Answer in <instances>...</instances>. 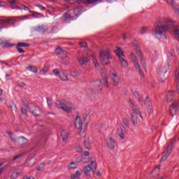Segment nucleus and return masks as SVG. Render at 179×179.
I'll use <instances>...</instances> for the list:
<instances>
[{"mask_svg": "<svg viewBox=\"0 0 179 179\" xmlns=\"http://www.w3.org/2000/svg\"><path fill=\"white\" fill-rule=\"evenodd\" d=\"M36 6L38 8L41 9V10H45V7H44L43 5L41 4H36Z\"/></svg>", "mask_w": 179, "mask_h": 179, "instance_id": "nucleus-57", "label": "nucleus"}, {"mask_svg": "<svg viewBox=\"0 0 179 179\" xmlns=\"http://www.w3.org/2000/svg\"><path fill=\"white\" fill-rule=\"evenodd\" d=\"M29 111L35 117H40V113H41L40 108H38V106H32V107L29 108Z\"/></svg>", "mask_w": 179, "mask_h": 179, "instance_id": "nucleus-11", "label": "nucleus"}, {"mask_svg": "<svg viewBox=\"0 0 179 179\" xmlns=\"http://www.w3.org/2000/svg\"><path fill=\"white\" fill-rule=\"evenodd\" d=\"M130 57L131 58V61L133 64L135 65L136 64H138V60L136 59V55H134V52H131Z\"/></svg>", "mask_w": 179, "mask_h": 179, "instance_id": "nucleus-34", "label": "nucleus"}, {"mask_svg": "<svg viewBox=\"0 0 179 179\" xmlns=\"http://www.w3.org/2000/svg\"><path fill=\"white\" fill-rule=\"evenodd\" d=\"M27 69H29V71H31V72H33L34 73H37V72H38V69H37V67L36 66H29L27 67Z\"/></svg>", "mask_w": 179, "mask_h": 179, "instance_id": "nucleus-36", "label": "nucleus"}, {"mask_svg": "<svg viewBox=\"0 0 179 179\" xmlns=\"http://www.w3.org/2000/svg\"><path fill=\"white\" fill-rule=\"evenodd\" d=\"M56 54L57 55H62L64 58L68 57V52L59 46L56 48Z\"/></svg>", "mask_w": 179, "mask_h": 179, "instance_id": "nucleus-13", "label": "nucleus"}, {"mask_svg": "<svg viewBox=\"0 0 179 179\" xmlns=\"http://www.w3.org/2000/svg\"><path fill=\"white\" fill-rule=\"evenodd\" d=\"M174 1L175 0H167V2H170V3H171L173 8H175V9H177V10H178V5L176 4Z\"/></svg>", "mask_w": 179, "mask_h": 179, "instance_id": "nucleus-46", "label": "nucleus"}, {"mask_svg": "<svg viewBox=\"0 0 179 179\" xmlns=\"http://www.w3.org/2000/svg\"><path fill=\"white\" fill-rule=\"evenodd\" d=\"M27 163L28 164V167H33V166H34L36 163V161L34 159H29L27 162Z\"/></svg>", "mask_w": 179, "mask_h": 179, "instance_id": "nucleus-38", "label": "nucleus"}, {"mask_svg": "<svg viewBox=\"0 0 179 179\" xmlns=\"http://www.w3.org/2000/svg\"><path fill=\"white\" fill-rule=\"evenodd\" d=\"M10 108L11 111H14L15 113H16V110H17L16 105L10 106Z\"/></svg>", "mask_w": 179, "mask_h": 179, "instance_id": "nucleus-60", "label": "nucleus"}, {"mask_svg": "<svg viewBox=\"0 0 179 179\" xmlns=\"http://www.w3.org/2000/svg\"><path fill=\"white\" fill-rule=\"evenodd\" d=\"M55 106L57 108H61L64 111H66V113H71L72 108H73L71 102H68L64 99L56 101Z\"/></svg>", "mask_w": 179, "mask_h": 179, "instance_id": "nucleus-2", "label": "nucleus"}, {"mask_svg": "<svg viewBox=\"0 0 179 179\" xmlns=\"http://www.w3.org/2000/svg\"><path fill=\"white\" fill-rule=\"evenodd\" d=\"M43 75H45L47 72H48V66L45 65L43 69Z\"/></svg>", "mask_w": 179, "mask_h": 179, "instance_id": "nucleus-55", "label": "nucleus"}, {"mask_svg": "<svg viewBox=\"0 0 179 179\" xmlns=\"http://www.w3.org/2000/svg\"><path fill=\"white\" fill-rule=\"evenodd\" d=\"M178 111V105L176 103H173L169 108V114L172 117L177 115V112Z\"/></svg>", "mask_w": 179, "mask_h": 179, "instance_id": "nucleus-10", "label": "nucleus"}, {"mask_svg": "<svg viewBox=\"0 0 179 179\" xmlns=\"http://www.w3.org/2000/svg\"><path fill=\"white\" fill-rule=\"evenodd\" d=\"M22 10H29L30 12V8L26 6H22Z\"/></svg>", "mask_w": 179, "mask_h": 179, "instance_id": "nucleus-62", "label": "nucleus"}, {"mask_svg": "<svg viewBox=\"0 0 179 179\" xmlns=\"http://www.w3.org/2000/svg\"><path fill=\"white\" fill-rule=\"evenodd\" d=\"M0 45H3V47L12 48L15 45L10 43L9 41H4L3 42H0Z\"/></svg>", "mask_w": 179, "mask_h": 179, "instance_id": "nucleus-25", "label": "nucleus"}, {"mask_svg": "<svg viewBox=\"0 0 179 179\" xmlns=\"http://www.w3.org/2000/svg\"><path fill=\"white\" fill-rule=\"evenodd\" d=\"M90 154L89 151L84 152V156H85V157H90Z\"/></svg>", "mask_w": 179, "mask_h": 179, "instance_id": "nucleus-63", "label": "nucleus"}, {"mask_svg": "<svg viewBox=\"0 0 179 179\" xmlns=\"http://www.w3.org/2000/svg\"><path fill=\"white\" fill-rule=\"evenodd\" d=\"M91 166L93 167V170H96V169H97V164L96 163V161H92Z\"/></svg>", "mask_w": 179, "mask_h": 179, "instance_id": "nucleus-52", "label": "nucleus"}, {"mask_svg": "<svg viewBox=\"0 0 179 179\" xmlns=\"http://www.w3.org/2000/svg\"><path fill=\"white\" fill-rule=\"evenodd\" d=\"M29 17H30V15L20 16L18 19H20V20H27Z\"/></svg>", "mask_w": 179, "mask_h": 179, "instance_id": "nucleus-48", "label": "nucleus"}, {"mask_svg": "<svg viewBox=\"0 0 179 179\" xmlns=\"http://www.w3.org/2000/svg\"><path fill=\"white\" fill-rule=\"evenodd\" d=\"M136 52H137V55H138V56L139 57V58L141 59V65H143L144 69H146V62L145 61V59H143L142 52L141 51V50L137 49Z\"/></svg>", "mask_w": 179, "mask_h": 179, "instance_id": "nucleus-16", "label": "nucleus"}, {"mask_svg": "<svg viewBox=\"0 0 179 179\" xmlns=\"http://www.w3.org/2000/svg\"><path fill=\"white\" fill-rule=\"evenodd\" d=\"M8 2L10 3V8L11 9H22V8L17 6V1L16 0H8Z\"/></svg>", "mask_w": 179, "mask_h": 179, "instance_id": "nucleus-21", "label": "nucleus"}, {"mask_svg": "<svg viewBox=\"0 0 179 179\" xmlns=\"http://www.w3.org/2000/svg\"><path fill=\"white\" fill-rule=\"evenodd\" d=\"M92 62L95 65V68H98L99 62H97V59H96V57H92Z\"/></svg>", "mask_w": 179, "mask_h": 179, "instance_id": "nucleus-53", "label": "nucleus"}, {"mask_svg": "<svg viewBox=\"0 0 179 179\" xmlns=\"http://www.w3.org/2000/svg\"><path fill=\"white\" fill-rule=\"evenodd\" d=\"M62 137L64 142H66V139H68V134H66V132H65V131H62Z\"/></svg>", "mask_w": 179, "mask_h": 179, "instance_id": "nucleus-41", "label": "nucleus"}, {"mask_svg": "<svg viewBox=\"0 0 179 179\" xmlns=\"http://www.w3.org/2000/svg\"><path fill=\"white\" fill-rule=\"evenodd\" d=\"M144 103L146 107H152V101H150L149 96H146L145 99L144 100Z\"/></svg>", "mask_w": 179, "mask_h": 179, "instance_id": "nucleus-33", "label": "nucleus"}, {"mask_svg": "<svg viewBox=\"0 0 179 179\" xmlns=\"http://www.w3.org/2000/svg\"><path fill=\"white\" fill-rule=\"evenodd\" d=\"M175 94L174 91H169L166 94V101L167 103H171L174 99Z\"/></svg>", "mask_w": 179, "mask_h": 179, "instance_id": "nucleus-19", "label": "nucleus"}, {"mask_svg": "<svg viewBox=\"0 0 179 179\" xmlns=\"http://www.w3.org/2000/svg\"><path fill=\"white\" fill-rule=\"evenodd\" d=\"M82 176V172L79 171H76V175L75 174H71L70 176V179H80V177Z\"/></svg>", "mask_w": 179, "mask_h": 179, "instance_id": "nucleus-26", "label": "nucleus"}, {"mask_svg": "<svg viewBox=\"0 0 179 179\" xmlns=\"http://www.w3.org/2000/svg\"><path fill=\"white\" fill-rule=\"evenodd\" d=\"M78 62L80 65H86L89 62V59L87 57H80L78 58Z\"/></svg>", "mask_w": 179, "mask_h": 179, "instance_id": "nucleus-24", "label": "nucleus"}, {"mask_svg": "<svg viewBox=\"0 0 179 179\" xmlns=\"http://www.w3.org/2000/svg\"><path fill=\"white\" fill-rule=\"evenodd\" d=\"M81 160L83 163H89L90 157L83 158Z\"/></svg>", "mask_w": 179, "mask_h": 179, "instance_id": "nucleus-59", "label": "nucleus"}, {"mask_svg": "<svg viewBox=\"0 0 179 179\" xmlns=\"http://www.w3.org/2000/svg\"><path fill=\"white\" fill-rule=\"evenodd\" d=\"M103 0H87V3L96 4L97 2H101Z\"/></svg>", "mask_w": 179, "mask_h": 179, "instance_id": "nucleus-47", "label": "nucleus"}, {"mask_svg": "<svg viewBox=\"0 0 179 179\" xmlns=\"http://www.w3.org/2000/svg\"><path fill=\"white\" fill-rule=\"evenodd\" d=\"M106 70L101 71V76L103 78L102 80L104 84L105 87H109L108 85V75L106 73Z\"/></svg>", "mask_w": 179, "mask_h": 179, "instance_id": "nucleus-15", "label": "nucleus"}, {"mask_svg": "<svg viewBox=\"0 0 179 179\" xmlns=\"http://www.w3.org/2000/svg\"><path fill=\"white\" fill-rule=\"evenodd\" d=\"M69 170H73L76 169V164L75 162H71L70 164L68 166Z\"/></svg>", "mask_w": 179, "mask_h": 179, "instance_id": "nucleus-42", "label": "nucleus"}, {"mask_svg": "<svg viewBox=\"0 0 179 179\" xmlns=\"http://www.w3.org/2000/svg\"><path fill=\"white\" fill-rule=\"evenodd\" d=\"M174 27V22L171 20L164 19L162 23L158 24L155 27V34L165 36L167 31H170Z\"/></svg>", "mask_w": 179, "mask_h": 179, "instance_id": "nucleus-1", "label": "nucleus"}, {"mask_svg": "<svg viewBox=\"0 0 179 179\" xmlns=\"http://www.w3.org/2000/svg\"><path fill=\"white\" fill-rule=\"evenodd\" d=\"M45 166V164H41V165H39V166L38 168H36V170L38 171H43L44 170Z\"/></svg>", "mask_w": 179, "mask_h": 179, "instance_id": "nucleus-50", "label": "nucleus"}, {"mask_svg": "<svg viewBox=\"0 0 179 179\" xmlns=\"http://www.w3.org/2000/svg\"><path fill=\"white\" fill-rule=\"evenodd\" d=\"M148 30H149V27H143L140 29V33H141V34H145V33H146V31H148Z\"/></svg>", "mask_w": 179, "mask_h": 179, "instance_id": "nucleus-44", "label": "nucleus"}, {"mask_svg": "<svg viewBox=\"0 0 179 179\" xmlns=\"http://www.w3.org/2000/svg\"><path fill=\"white\" fill-rule=\"evenodd\" d=\"M29 142V140L27 138L22 136L18 138H17V141H15V145L17 146H23V145H26Z\"/></svg>", "mask_w": 179, "mask_h": 179, "instance_id": "nucleus-14", "label": "nucleus"}, {"mask_svg": "<svg viewBox=\"0 0 179 179\" xmlns=\"http://www.w3.org/2000/svg\"><path fill=\"white\" fill-rule=\"evenodd\" d=\"M61 20L62 22H63L64 23H66L68 20H73V16L71 15V10H69L68 11L64 13Z\"/></svg>", "mask_w": 179, "mask_h": 179, "instance_id": "nucleus-9", "label": "nucleus"}, {"mask_svg": "<svg viewBox=\"0 0 179 179\" xmlns=\"http://www.w3.org/2000/svg\"><path fill=\"white\" fill-rule=\"evenodd\" d=\"M170 55L168 57V61H167V68H166L164 70L163 69L164 67H160L159 69L161 72H163L164 73H167V71L171 69V66H173V61L174 59V52H170Z\"/></svg>", "mask_w": 179, "mask_h": 179, "instance_id": "nucleus-7", "label": "nucleus"}, {"mask_svg": "<svg viewBox=\"0 0 179 179\" xmlns=\"http://www.w3.org/2000/svg\"><path fill=\"white\" fill-rule=\"evenodd\" d=\"M17 47H30V44L26 43L20 42L17 44Z\"/></svg>", "mask_w": 179, "mask_h": 179, "instance_id": "nucleus-43", "label": "nucleus"}, {"mask_svg": "<svg viewBox=\"0 0 179 179\" xmlns=\"http://www.w3.org/2000/svg\"><path fill=\"white\" fill-rule=\"evenodd\" d=\"M20 111L22 114H24V115H27V110H26V109L23 108H20Z\"/></svg>", "mask_w": 179, "mask_h": 179, "instance_id": "nucleus-61", "label": "nucleus"}, {"mask_svg": "<svg viewBox=\"0 0 179 179\" xmlns=\"http://www.w3.org/2000/svg\"><path fill=\"white\" fill-rule=\"evenodd\" d=\"M112 82L113 86H118L120 85V77H118L117 73L112 74Z\"/></svg>", "mask_w": 179, "mask_h": 179, "instance_id": "nucleus-17", "label": "nucleus"}, {"mask_svg": "<svg viewBox=\"0 0 179 179\" xmlns=\"http://www.w3.org/2000/svg\"><path fill=\"white\" fill-rule=\"evenodd\" d=\"M36 31L38 33H45V26L41 25L36 28Z\"/></svg>", "mask_w": 179, "mask_h": 179, "instance_id": "nucleus-35", "label": "nucleus"}, {"mask_svg": "<svg viewBox=\"0 0 179 179\" xmlns=\"http://www.w3.org/2000/svg\"><path fill=\"white\" fill-rule=\"evenodd\" d=\"M85 8L82 6H78L73 9V13L75 16H80L83 13Z\"/></svg>", "mask_w": 179, "mask_h": 179, "instance_id": "nucleus-18", "label": "nucleus"}, {"mask_svg": "<svg viewBox=\"0 0 179 179\" xmlns=\"http://www.w3.org/2000/svg\"><path fill=\"white\" fill-rule=\"evenodd\" d=\"M48 106H49L50 108L52 107V102L51 101V99H47Z\"/></svg>", "mask_w": 179, "mask_h": 179, "instance_id": "nucleus-58", "label": "nucleus"}, {"mask_svg": "<svg viewBox=\"0 0 179 179\" xmlns=\"http://www.w3.org/2000/svg\"><path fill=\"white\" fill-rule=\"evenodd\" d=\"M120 129H121L122 132L119 133V136H120V139H124L125 134H124V132H127V128H125V126L122 125L120 127Z\"/></svg>", "mask_w": 179, "mask_h": 179, "instance_id": "nucleus-23", "label": "nucleus"}, {"mask_svg": "<svg viewBox=\"0 0 179 179\" xmlns=\"http://www.w3.org/2000/svg\"><path fill=\"white\" fill-rule=\"evenodd\" d=\"M76 150L78 153H82L83 152V149L80 146L76 147Z\"/></svg>", "mask_w": 179, "mask_h": 179, "instance_id": "nucleus-56", "label": "nucleus"}, {"mask_svg": "<svg viewBox=\"0 0 179 179\" xmlns=\"http://www.w3.org/2000/svg\"><path fill=\"white\" fill-rule=\"evenodd\" d=\"M16 49L17 50V51L20 54H24L26 52V51L22 49V48H20L19 46H16Z\"/></svg>", "mask_w": 179, "mask_h": 179, "instance_id": "nucleus-51", "label": "nucleus"}, {"mask_svg": "<svg viewBox=\"0 0 179 179\" xmlns=\"http://www.w3.org/2000/svg\"><path fill=\"white\" fill-rule=\"evenodd\" d=\"M101 90H103V83L101 80H97L93 83L91 92L92 93H100Z\"/></svg>", "mask_w": 179, "mask_h": 179, "instance_id": "nucleus-8", "label": "nucleus"}, {"mask_svg": "<svg viewBox=\"0 0 179 179\" xmlns=\"http://www.w3.org/2000/svg\"><path fill=\"white\" fill-rule=\"evenodd\" d=\"M106 145L108 149H110V150H114V149H115V140L110 137L107 141Z\"/></svg>", "mask_w": 179, "mask_h": 179, "instance_id": "nucleus-12", "label": "nucleus"}, {"mask_svg": "<svg viewBox=\"0 0 179 179\" xmlns=\"http://www.w3.org/2000/svg\"><path fill=\"white\" fill-rule=\"evenodd\" d=\"M176 141L173 140L171 143L168 145L166 147V150L164 151V153H168V155H171V152H173V148L174 147V143Z\"/></svg>", "mask_w": 179, "mask_h": 179, "instance_id": "nucleus-20", "label": "nucleus"}, {"mask_svg": "<svg viewBox=\"0 0 179 179\" xmlns=\"http://www.w3.org/2000/svg\"><path fill=\"white\" fill-rule=\"evenodd\" d=\"M122 122L123 124H124V125L129 128V122L128 121V120L127 118H123L122 119Z\"/></svg>", "mask_w": 179, "mask_h": 179, "instance_id": "nucleus-49", "label": "nucleus"}, {"mask_svg": "<svg viewBox=\"0 0 179 179\" xmlns=\"http://www.w3.org/2000/svg\"><path fill=\"white\" fill-rule=\"evenodd\" d=\"M18 176H20V173L13 172L11 176H10V179H16V178H17Z\"/></svg>", "mask_w": 179, "mask_h": 179, "instance_id": "nucleus-45", "label": "nucleus"}, {"mask_svg": "<svg viewBox=\"0 0 179 179\" xmlns=\"http://www.w3.org/2000/svg\"><path fill=\"white\" fill-rule=\"evenodd\" d=\"M59 78L61 79V80L63 81H66L69 80L68 79V74H66L65 72L62 71L59 74Z\"/></svg>", "mask_w": 179, "mask_h": 179, "instance_id": "nucleus-28", "label": "nucleus"}, {"mask_svg": "<svg viewBox=\"0 0 179 179\" xmlns=\"http://www.w3.org/2000/svg\"><path fill=\"white\" fill-rule=\"evenodd\" d=\"M111 52L109 49L101 50L99 52V59L102 65H108L110 59H111Z\"/></svg>", "mask_w": 179, "mask_h": 179, "instance_id": "nucleus-3", "label": "nucleus"}, {"mask_svg": "<svg viewBox=\"0 0 179 179\" xmlns=\"http://www.w3.org/2000/svg\"><path fill=\"white\" fill-rule=\"evenodd\" d=\"M170 156V155L169 154H168V153H164L163 152V155H162V157H161V160H160V162H166V160H167V159H169V157Z\"/></svg>", "mask_w": 179, "mask_h": 179, "instance_id": "nucleus-39", "label": "nucleus"}, {"mask_svg": "<svg viewBox=\"0 0 179 179\" xmlns=\"http://www.w3.org/2000/svg\"><path fill=\"white\" fill-rule=\"evenodd\" d=\"M66 2H68L69 3H71V5H73L75 3H78V5H80V3H83V0H65Z\"/></svg>", "mask_w": 179, "mask_h": 179, "instance_id": "nucleus-27", "label": "nucleus"}, {"mask_svg": "<svg viewBox=\"0 0 179 179\" xmlns=\"http://www.w3.org/2000/svg\"><path fill=\"white\" fill-rule=\"evenodd\" d=\"M75 122L77 129H80L78 135H82V134H84L85 131H86L87 128V124H85L83 125V122H82V120H80V117L79 116L76 117Z\"/></svg>", "mask_w": 179, "mask_h": 179, "instance_id": "nucleus-6", "label": "nucleus"}, {"mask_svg": "<svg viewBox=\"0 0 179 179\" xmlns=\"http://www.w3.org/2000/svg\"><path fill=\"white\" fill-rule=\"evenodd\" d=\"M23 179H34V177L33 176L28 177L27 176H24Z\"/></svg>", "mask_w": 179, "mask_h": 179, "instance_id": "nucleus-64", "label": "nucleus"}, {"mask_svg": "<svg viewBox=\"0 0 179 179\" xmlns=\"http://www.w3.org/2000/svg\"><path fill=\"white\" fill-rule=\"evenodd\" d=\"M93 170V168H92L90 165L86 166L84 167V173L85 174V176H87V174H89V173H90V171Z\"/></svg>", "mask_w": 179, "mask_h": 179, "instance_id": "nucleus-31", "label": "nucleus"}, {"mask_svg": "<svg viewBox=\"0 0 179 179\" xmlns=\"http://www.w3.org/2000/svg\"><path fill=\"white\" fill-rule=\"evenodd\" d=\"M134 66L136 69H138L141 78H145V74L143 73V71H142V69H141V66L139 65V63H136V64H134Z\"/></svg>", "mask_w": 179, "mask_h": 179, "instance_id": "nucleus-30", "label": "nucleus"}, {"mask_svg": "<svg viewBox=\"0 0 179 179\" xmlns=\"http://www.w3.org/2000/svg\"><path fill=\"white\" fill-rule=\"evenodd\" d=\"M115 53L118 57V59L123 68H127L128 66V62L122 58V57H125V55H124V52H122V50H121V48H117L116 50H115Z\"/></svg>", "mask_w": 179, "mask_h": 179, "instance_id": "nucleus-5", "label": "nucleus"}, {"mask_svg": "<svg viewBox=\"0 0 179 179\" xmlns=\"http://www.w3.org/2000/svg\"><path fill=\"white\" fill-rule=\"evenodd\" d=\"M129 107L131 108V111H134V110H138V108H136V106H135V103L132 102V100L129 99Z\"/></svg>", "mask_w": 179, "mask_h": 179, "instance_id": "nucleus-37", "label": "nucleus"}, {"mask_svg": "<svg viewBox=\"0 0 179 179\" xmlns=\"http://www.w3.org/2000/svg\"><path fill=\"white\" fill-rule=\"evenodd\" d=\"M29 13H31V15H32L33 17H44V15L40 13H37L36 11H29Z\"/></svg>", "mask_w": 179, "mask_h": 179, "instance_id": "nucleus-29", "label": "nucleus"}, {"mask_svg": "<svg viewBox=\"0 0 179 179\" xmlns=\"http://www.w3.org/2000/svg\"><path fill=\"white\" fill-rule=\"evenodd\" d=\"M79 45L80 47H84V48H87V43L86 42H80Z\"/></svg>", "mask_w": 179, "mask_h": 179, "instance_id": "nucleus-54", "label": "nucleus"}, {"mask_svg": "<svg viewBox=\"0 0 179 179\" xmlns=\"http://www.w3.org/2000/svg\"><path fill=\"white\" fill-rule=\"evenodd\" d=\"M84 146L85 149H87V150H90L92 149V145H90V142L88 140L84 141Z\"/></svg>", "mask_w": 179, "mask_h": 179, "instance_id": "nucleus-32", "label": "nucleus"}, {"mask_svg": "<svg viewBox=\"0 0 179 179\" xmlns=\"http://www.w3.org/2000/svg\"><path fill=\"white\" fill-rule=\"evenodd\" d=\"M7 23L8 24H10V23H13V20H0V24H5Z\"/></svg>", "mask_w": 179, "mask_h": 179, "instance_id": "nucleus-40", "label": "nucleus"}, {"mask_svg": "<svg viewBox=\"0 0 179 179\" xmlns=\"http://www.w3.org/2000/svg\"><path fill=\"white\" fill-rule=\"evenodd\" d=\"M173 31L175 36V38L179 41V24L173 27Z\"/></svg>", "mask_w": 179, "mask_h": 179, "instance_id": "nucleus-22", "label": "nucleus"}, {"mask_svg": "<svg viewBox=\"0 0 179 179\" xmlns=\"http://www.w3.org/2000/svg\"><path fill=\"white\" fill-rule=\"evenodd\" d=\"M138 115H139L141 120L143 118L142 113H141L138 109H134V110H131L130 113V121L132 122L133 127L138 125Z\"/></svg>", "mask_w": 179, "mask_h": 179, "instance_id": "nucleus-4", "label": "nucleus"}]
</instances>
